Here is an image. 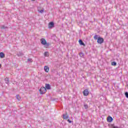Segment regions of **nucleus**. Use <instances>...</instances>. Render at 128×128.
Masks as SVG:
<instances>
[{"mask_svg": "<svg viewBox=\"0 0 128 128\" xmlns=\"http://www.w3.org/2000/svg\"><path fill=\"white\" fill-rule=\"evenodd\" d=\"M54 28V23L51 22L48 24V28Z\"/></svg>", "mask_w": 128, "mask_h": 128, "instance_id": "obj_4", "label": "nucleus"}, {"mask_svg": "<svg viewBox=\"0 0 128 128\" xmlns=\"http://www.w3.org/2000/svg\"><path fill=\"white\" fill-rule=\"evenodd\" d=\"M32 2H34L36 0H31Z\"/></svg>", "mask_w": 128, "mask_h": 128, "instance_id": "obj_24", "label": "nucleus"}, {"mask_svg": "<svg viewBox=\"0 0 128 128\" xmlns=\"http://www.w3.org/2000/svg\"><path fill=\"white\" fill-rule=\"evenodd\" d=\"M94 40H97V42L99 44H104V38L98 36V35H95L94 37Z\"/></svg>", "mask_w": 128, "mask_h": 128, "instance_id": "obj_1", "label": "nucleus"}, {"mask_svg": "<svg viewBox=\"0 0 128 128\" xmlns=\"http://www.w3.org/2000/svg\"><path fill=\"white\" fill-rule=\"evenodd\" d=\"M79 55L80 56L81 58H84V53H82V52H80L79 54Z\"/></svg>", "mask_w": 128, "mask_h": 128, "instance_id": "obj_16", "label": "nucleus"}, {"mask_svg": "<svg viewBox=\"0 0 128 128\" xmlns=\"http://www.w3.org/2000/svg\"><path fill=\"white\" fill-rule=\"evenodd\" d=\"M112 66H116V62H112Z\"/></svg>", "mask_w": 128, "mask_h": 128, "instance_id": "obj_17", "label": "nucleus"}, {"mask_svg": "<svg viewBox=\"0 0 128 128\" xmlns=\"http://www.w3.org/2000/svg\"><path fill=\"white\" fill-rule=\"evenodd\" d=\"M84 108H86V110L88 108V104H84Z\"/></svg>", "mask_w": 128, "mask_h": 128, "instance_id": "obj_18", "label": "nucleus"}, {"mask_svg": "<svg viewBox=\"0 0 128 128\" xmlns=\"http://www.w3.org/2000/svg\"><path fill=\"white\" fill-rule=\"evenodd\" d=\"M113 128H120L118 126H113Z\"/></svg>", "mask_w": 128, "mask_h": 128, "instance_id": "obj_23", "label": "nucleus"}, {"mask_svg": "<svg viewBox=\"0 0 128 128\" xmlns=\"http://www.w3.org/2000/svg\"><path fill=\"white\" fill-rule=\"evenodd\" d=\"M67 121L68 122H69L70 124H72V120H68Z\"/></svg>", "mask_w": 128, "mask_h": 128, "instance_id": "obj_21", "label": "nucleus"}, {"mask_svg": "<svg viewBox=\"0 0 128 128\" xmlns=\"http://www.w3.org/2000/svg\"><path fill=\"white\" fill-rule=\"evenodd\" d=\"M16 100H20L22 98H20V96L18 94L16 96Z\"/></svg>", "mask_w": 128, "mask_h": 128, "instance_id": "obj_14", "label": "nucleus"}, {"mask_svg": "<svg viewBox=\"0 0 128 128\" xmlns=\"http://www.w3.org/2000/svg\"><path fill=\"white\" fill-rule=\"evenodd\" d=\"M78 42L80 46H86V44H84V42H82V40L80 39Z\"/></svg>", "mask_w": 128, "mask_h": 128, "instance_id": "obj_8", "label": "nucleus"}, {"mask_svg": "<svg viewBox=\"0 0 128 128\" xmlns=\"http://www.w3.org/2000/svg\"><path fill=\"white\" fill-rule=\"evenodd\" d=\"M112 120H114V119L112 118L110 116H108L107 118V122H112Z\"/></svg>", "mask_w": 128, "mask_h": 128, "instance_id": "obj_7", "label": "nucleus"}, {"mask_svg": "<svg viewBox=\"0 0 128 128\" xmlns=\"http://www.w3.org/2000/svg\"><path fill=\"white\" fill-rule=\"evenodd\" d=\"M88 94H90V92H88V90L87 89H86L83 91V94L85 96H88Z\"/></svg>", "mask_w": 128, "mask_h": 128, "instance_id": "obj_5", "label": "nucleus"}, {"mask_svg": "<svg viewBox=\"0 0 128 128\" xmlns=\"http://www.w3.org/2000/svg\"><path fill=\"white\" fill-rule=\"evenodd\" d=\"M4 80H5L6 84H8L10 82V78H8V77H6L5 78Z\"/></svg>", "mask_w": 128, "mask_h": 128, "instance_id": "obj_10", "label": "nucleus"}, {"mask_svg": "<svg viewBox=\"0 0 128 128\" xmlns=\"http://www.w3.org/2000/svg\"><path fill=\"white\" fill-rule=\"evenodd\" d=\"M62 118L64 120H68V118H70V116L68 115V113H66L65 114H62Z\"/></svg>", "mask_w": 128, "mask_h": 128, "instance_id": "obj_6", "label": "nucleus"}, {"mask_svg": "<svg viewBox=\"0 0 128 128\" xmlns=\"http://www.w3.org/2000/svg\"><path fill=\"white\" fill-rule=\"evenodd\" d=\"M125 96L126 98H128V92H125Z\"/></svg>", "mask_w": 128, "mask_h": 128, "instance_id": "obj_20", "label": "nucleus"}, {"mask_svg": "<svg viewBox=\"0 0 128 128\" xmlns=\"http://www.w3.org/2000/svg\"><path fill=\"white\" fill-rule=\"evenodd\" d=\"M28 62H32V58H28Z\"/></svg>", "mask_w": 128, "mask_h": 128, "instance_id": "obj_19", "label": "nucleus"}, {"mask_svg": "<svg viewBox=\"0 0 128 128\" xmlns=\"http://www.w3.org/2000/svg\"><path fill=\"white\" fill-rule=\"evenodd\" d=\"M0 28L2 30H6V28H8V26H6L4 25H2L0 26Z\"/></svg>", "mask_w": 128, "mask_h": 128, "instance_id": "obj_13", "label": "nucleus"}, {"mask_svg": "<svg viewBox=\"0 0 128 128\" xmlns=\"http://www.w3.org/2000/svg\"><path fill=\"white\" fill-rule=\"evenodd\" d=\"M44 10H40V12L42 14V12H44Z\"/></svg>", "mask_w": 128, "mask_h": 128, "instance_id": "obj_22", "label": "nucleus"}, {"mask_svg": "<svg viewBox=\"0 0 128 128\" xmlns=\"http://www.w3.org/2000/svg\"><path fill=\"white\" fill-rule=\"evenodd\" d=\"M40 42L42 44H43V46H44V47L46 48H48V47L50 46V44L47 43L46 41V39L42 38L40 39Z\"/></svg>", "mask_w": 128, "mask_h": 128, "instance_id": "obj_2", "label": "nucleus"}, {"mask_svg": "<svg viewBox=\"0 0 128 128\" xmlns=\"http://www.w3.org/2000/svg\"><path fill=\"white\" fill-rule=\"evenodd\" d=\"M0 68H2V64H0Z\"/></svg>", "mask_w": 128, "mask_h": 128, "instance_id": "obj_25", "label": "nucleus"}, {"mask_svg": "<svg viewBox=\"0 0 128 128\" xmlns=\"http://www.w3.org/2000/svg\"><path fill=\"white\" fill-rule=\"evenodd\" d=\"M0 58H4V53L2 52H0Z\"/></svg>", "mask_w": 128, "mask_h": 128, "instance_id": "obj_12", "label": "nucleus"}, {"mask_svg": "<svg viewBox=\"0 0 128 128\" xmlns=\"http://www.w3.org/2000/svg\"><path fill=\"white\" fill-rule=\"evenodd\" d=\"M44 56H49L50 54L48 53V52H45L44 53Z\"/></svg>", "mask_w": 128, "mask_h": 128, "instance_id": "obj_15", "label": "nucleus"}, {"mask_svg": "<svg viewBox=\"0 0 128 128\" xmlns=\"http://www.w3.org/2000/svg\"><path fill=\"white\" fill-rule=\"evenodd\" d=\"M44 70L46 72H48V71L50 70V68L48 66H44Z\"/></svg>", "mask_w": 128, "mask_h": 128, "instance_id": "obj_9", "label": "nucleus"}, {"mask_svg": "<svg viewBox=\"0 0 128 128\" xmlns=\"http://www.w3.org/2000/svg\"><path fill=\"white\" fill-rule=\"evenodd\" d=\"M39 92L40 94H46V89L44 87H41L40 90H39Z\"/></svg>", "mask_w": 128, "mask_h": 128, "instance_id": "obj_3", "label": "nucleus"}, {"mask_svg": "<svg viewBox=\"0 0 128 128\" xmlns=\"http://www.w3.org/2000/svg\"><path fill=\"white\" fill-rule=\"evenodd\" d=\"M45 88L46 90H50V84H46Z\"/></svg>", "mask_w": 128, "mask_h": 128, "instance_id": "obj_11", "label": "nucleus"}]
</instances>
